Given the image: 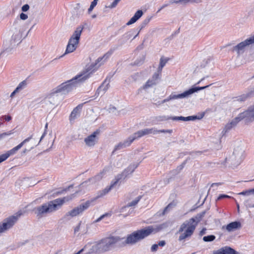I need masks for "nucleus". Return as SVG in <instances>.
Returning a JSON list of instances; mask_svg holds the SVG:
<instances>
[{
    "label": "nucleus",
    "mask_w": 254,
    "mask_h": 254,
    "mask_svg": "<svg viewBox=\"0 0 254 254\" xmlns=\"http://www.w3.org/2000/svg\"><path fill=\"white\" fill-rule=\"evenodd\" d=\"M105 56L99 58L95 63L86 65L85 69L72 79L63 83L57 86L60 93L66 94L73 89L79 83H82L88 78L103 64L101 62Z\"/></svg>",
    "instance_id": "nucleus-1"
},
{
    "label": "nucleus",
    "mask_w": 254,
    "mask_h": 254,
    "mask_svg": "<svg viewBox=\"0 0 254 254\" xmlns=\"http://www.w3.org/2000/svg\"><path fill=\"white\" fill-rule=\"evenodd\" d=\"M168 226V223L165 222L161 224L149 226L144 228L137 230L128 235L123 244L124 246L134 245L150 235L155 234L166 228Z\"/></svg>",
    "instance_id": "nucleus-2"
},
{
    "label": "nucleus",
    "mask_w": 254,
    "mask_h": 254,
    "mask_svg": "<svg viewBox=\"0 0 254 254\" xmlns=\"http://www.w3.org/2000/svg\"><path fill=\"white\" fill-rule=\"evenodd\" d=\"M124 239L119 236H111L102 239L93 244L88 243L82 249L86 254H100L110 251L114 246Z\"/></svg>",
    "instance_id": "nucleus-3"
},
{
    "label": "nucleus",
    "mask_w": 254,
    "mask_h": 254,
    "mask_svg": "<svg viewBox=\"0 0 254 254\" xmlns=\"http://www.w3.org/2000/svg\"><path fill=\"white\" fill-rule=\"evenodd\" d=\"M22 33L16 27L11 28L7 33L3 42L5 50L10 51L16 47L21 41Z\"/></svg>",
    "instance_id": "nucleus-4"
},
{
    "label": "nucleus",
    "mask_w": 254,
    "mask_h": 254,
    "mask_svg": "<svg viewBox=\"0 0 254 254\" xmlns=\"http://www.w3.org/2000/svg\"><path fill=\"white\" fill-rule=\"evenodd\" d=\"M245 150L243 145L240 143L236 146L232 153L225 159V161L232 167H236L241 163Z\"/></svg>",
    "instance_id": "nucleus-5"
},
{
    "label": "nucleus",
    "mask_w": 254,
    "mask_h": 254,
    "mask_svg": "<svg viewBox=\"0 0 254 254\" xmlns=\"http://www.w3.org/2000/svg\"><path fill=\"white\" fill-rule=\"evenodd\" d=\"M193 221L192 219H190L181 224L177 232L180 234L179 241H184L190 238L196 228V224L192 223Z\"/></svg>",
    "instance_id": "nucleus-6"
},
{
    "label": "nucleus",
    "mask_w": 254,
    "mask_h": 254,
    "mask_svg": "<svg viewBox=\"0 0 254 254\" xmlns=\"http://www.w3.org/2000/svg\"><path fill=\"white\" fill-rule=\"evenodd\" d=\"M83 29V27L81 26L76 28L68 40L65 53L61 56V57H63L64 55L72 53L75 51L79 43V40Z\"/></svg>",
    "instance_id": "nucleus-7"
},
{
    "label": "nucleus",
    "mask_w": 254,
    "mask_h": 254,
    "mask_svg": "<svg viewBox=\"0 0 254 254\" xmlns=\"http://www.w3.org/2000/svg\"><path fill=\"white\" fill-rule=\"evenodd\" d=\"M21 214L22 213L21 212H18L15 215H12L5 219L1 223H0V234L4 233L11 228Z\"/></svg>",
    "instance_id": "nucleus-8"
},
{
    "label": "nucleus",
    "mask_w": 254,
    "mask_h": 254,
    "mask_svg": "<svg viewBox=\"0 0 254 254\" xmlns=\"http://www.w3.org/2000/svg\"><path fill=\"white\" fill-rule=\"evenodd\" d=\"M91 203L92 201H89V200L85 203L74 207L65 214L64 218L66 219H69L72 217L80 215L90 206Z\"/></svg>",
    "instance_id": "nucleus-9"
},
{
    "label": "nucleus",
    "mask_w": 254,
    "mask_h": 254,
    "mask_svg": "<svg viewBox=\"0 0 254 254\" xmlns=\"http://www.w3.org/2000/svg\"><path fill=\"white\" fill-rule=\"evenodd\" d=\"M123 175L122 174L118 175L115 179L111 182L110 186L106 187L105 189L99 191L97 193V195L95 197L92 198L89 201H92V202L95 201L97 199L102 197L108 194L109 191L113 189L119 183L120 180H122L123 178Z\"/></svg>",
    "instance_id": "nucleus-10"
},
{
    "label": "nucleus",
    "mask_w": 254,
    "mask_h": 254,
    "mask_svg": "<svg viewBox=\"0 0 254 254\" xmlns=\"http://www.w3.org/2000/svg\"><path fill=\"white\" fill-rule=\"evenodd\" d=\"M209 86V85L203 87H193L181 94H176L175 92H173L170 95V98L172 99V100L187 98L194 92L204 89Z\"/></svg>",
    "instance_id": "nucleus-11"
},
{
    "label": "nucleus",
    "mask_w": 254,
    "mask_h": 254,
    "mask_svg": "<svg viewBox=\"0 0 254 254\" xmlns=\"http://www.w3.org/2000/svg\"><path fill=\"white\" fill-rule=\"evenodd\" d=\"M74 197V194L65 196L63 198H58L49 202L48 203L49 207L50 213L54 212L60 209L62 205L65 202L71 200Z\"/></svg>",
    "instance_id": "nucleus-12"
},
{
    "label": "nucleus",
    "mask_w": 254,
    "mask_h": 254,
    "mask_svg": "<svg viewBox=\"0 0 254 254\" xmlns=\"http://www.w3.org/2000/svg\"><path fill=\"white\" fill-rule=\"evenodd\" d=\"M160 132H171L170 130H157L155 127H152L150 128H144L142 130H139L133 134V138H131V140H134L136 138L141 137L144 135L149 134H156Z\"/></svg>",
    "instance_id": "nucleus-13"
},
{
    "label": "nucleus",
    "mask_w": 254,
    "mask_h": 254,
    "mask_svg": "<svg viewBox=\"0 0 254 254\" xmlns=\"http://www.w3.org/2000/svg\"><path fill=\"white\" fill-rule=\"evenodd\" d=\"M253 44H254V35L233 47V51L236 52L238 55H240L245 52L247 47Z\"/></svg>",
    "instance_id": "nucleus-14"
},
{
    "label": "nucleus",
    "mask_w": 254,
    "mask_h": 254,
    "mask_svg": "<svg viewBox=\"0 0 254 254\" xmlns=\"http://www.w3.org/2000/svg\"><path fill=\"white\" fill-rule=\"evenodd\" d=\"M110 170V166H107L105 167L103 170L99 173L95 175L94 177H92L83 182L80 186L83 187L87 186L89 184H95L99 181L101 180L103 178L104 176L106 174L107 172Z\"/></svg>",
    "instance_id": "nucleus-15"
},
{
    "label": "nucleus",
    "mask_w": 254,
    "mask_h": 254,
    "mask_svg": "<svg viewBox=\"0 0 254 254\" xmlns=\"http://www.w3.org/2000/svg\"><path fill=\"white\" fill-rule=\"evenodd\" d=\"M32 138V136L25 139L20 144L13 148L12 149L8 151L6 153L0 155V163L5 161L9 156L13 155L20 149L25 143L29 142Z\"/></svg>",
    "instance_id": "nucleus-16"
},
{
    "label": "nucleus",
    "mask_w": 254,
    "mask_h": 254,
    "mask_svg": "<svg viewBox=\"0 0 254 254\" xmlns=\"http://www.w3.org/2000/svg\"><path fill=\"white\" fill-rule=\"evenodd\" d=\"M100 133L99 130H96L92 134L89 135L84 139L85 145L88 147H93L98 141V135Z\"/></svg>",
    "instance_id": "nucleus-17"
},
{
    "label": "nucleus",
    "mask_w": 254,
    "mask_h": 254,
    "mask_svg": "<svg viewBox=\"0 0 254 254\" xmlns=\"http://www.w3.org/2000/svg\"><path fill=\"white\" fill-rule=\"evenodd\" d=\"M245 119L246 117L244 116L243 113H241L238 115V116L234 118L231 122L228 123L224 129L225 132L228 131L232 128L236 126L237 124L242 120Z\"/></svg>",
    "instance_id": "nucleus-18"
},
{
    "label": "nucleus",
    "mask_w": 254,
    "mask_h": 254,
    "mask_svg": "<svg viewBox=\"0 0 254 254\" xmlns=\"http://www.w3.org/2000/svg\"><path fill=\"white\" fill-rule=\"evenodd\" d=\"M59 93H60L59 90L57 87H56L51 90V91L46 96L45 99L47 102L54 104L58 100V94Z\"/></svg>",
    "instance_id": "nucleus-19"
},
{
    "label": "nucleus",
    "mask_w": 254,
    "mask_h": 254,
    "mask_svg": "<svg viewBox=\"0 0 254 254\" xmlns=\"http://www.w3.org/2000/svg\"><path fill=\"white\" fill-rule=\"evenodd\" d=\"M140 196H138L135 198L133 201L130 202H129L126 206L122 207L120 209V212L122 213V215H123L124 217H126L127 216L129 215L131 213L132 210H129L127 213H125L127 210L128 209L129 207L135 206L139 201L140 199Z\"/></svg>",
    "instance_id": "nucleus-20"
},
{
    "label": "nucleus",
    "mask_w": 254,
    "mask_h": 254,
    "mask_svg": "<svg viewBox=\"0 0 254 254\" xmlns=\"http://www.w3.org/2000/svg\"><path fill=\"white\" fill-rule=\"evenodd\" d=\"M35 214L37 216L41 217L44 213H50L48 203H45L42 206H38L34 209Z\"/></svg>",
    "instance_id": "nucleus-21"
},
{
    "label": "nucleus",
    "mask_w": 254,
    "mask_h": 254,
    "mask_svg": "<svg viewBox=\"0 0 254 254\" xmlns=\"http://www.w3.org/2000/svg\"><path fill=\"white\" fill-rule=\"evenodd\" d=\"M243 113L246 117V121L248 122L254 121V105L249 107L247 110Z\"/></svg>",
    "instance_id": "nucleus-22"
},
{
    "label": "nucleus",
    "mask_w": 254,
    "mask_h": 254,
    "mask_svg": "<svg viewBox=\"0 0 254 254\" xmlns=\"http://www.w3.org/2000/svg\"><path fill=\"white\" fill-rule=\"evenodd\" d=\"M82 107V105L80 104L73 110L69 117V120L70 122L73 121L75 119L79 117Z\"/></svg>",
    "instance_id": "nucleus-23"
},
{
    "label": "nucleus",
    "mask_w": 254,
    "mask_h": 254,
    "mask_svg": "<svg viewBox=\"0 0 254 254\" xmlns=\"http://www.w3.org/2000/svg\"><path fill=\"white\" fill-rule=\"evenodd\" d=\"M159 73H155L151 79L147 81L146 84L143 86V89H146L152 86L155 85L157 83V80L159 78Z\"/></svg>",
    "instance_id": "nucleus-24"
},
{
    "label": "nucleus",
    "mask_w": 254,
    "mask_h": 254,
    "mask_svg": "<svg viewBox=\"0 0 254 254\" xmlns=\"http://www.w3.org/2000/svg\"><path fill=\"white\" fill-rule=\"evenodd\" d=\"M134 32H135L134 30H132L131 31H129L127 32L126 33H125L122 36V38L120 40L121 44H124L129 39L131 38L133 36V39H134L135 37H136L138 35L139 32H138L136 35H135L134 36Z\"/></svg>",
    "instance_id": "nucleus-25"
},
{
    "label": "nucleus",
    "mask_w": 254,
    "mask_h": 254,
    "mask_svg": "<svg viewBox=\"0 0 254 254\" xmlns=\"http://www.w3.org/2000/svg\"><path fill=\"white\" fill-rule=\"evenodd\" d=\"M109 88V83L105 81L102 85L98 88L96 94L98 96H102Z\"/></svg>",
    "instance_id": "nucleus-26"
},
{
    "label": "nucleus",
    "mask_w": 254,
    "mask_h": 254,
    "mask_svg": "<svg viewBox=\"0 0 254 254\" xmlns=\"http://www.w3.org/2000/svg\"><path fill=\"white\" fill-rule=\"evenodd\" d=\"M236 252L234 250L229 247H225L221 248L217 251L213 252V254H235Z\"/></svg>",
    "instance_id": "nucleus-27"
},
{
    "label": "nucleus",
    "mask_w": 254,
    "mask_h": 254,
    "mask_svg": "<svg viewBox=\"0 0 254 254\" xmlns=\"http://www.w3.org/2000/svg\"><path fill=\"white\" fill-rule=\"evenodd\" d=\"M143 11L141 10H137L132 17L127 22V25H129L135 23L143 15Z\"/></svg>",
    "instance_id": "nucleus-28"
},
{
    "label": "nucleus",
    "mask_w": 254,
    "mask_h": 254,
    "mask_svg": "<svg viewBox=\"0 0 254 254\" xmlns=\"http://www.w3.org/2000/svg\"><path fill=\"white\" fill-rule=\"evenodd\" d=\"M133 138V135L131 136H129L126 141L124 142H120L117 145H116L115 147L114 150H116L118 149H120L121 148H125L126 147L128 146L131 142L133 140L131 141V138Z\"/></svg>",
    "instance_id": "nucleus-29"
},
{
    "label": "nucleus",
    "mask_w": 254,
    "mask_h": 254,
    "mask_svg": "<svg viewBox=\"0 0 254 254\" xmlns=\"http://www.w3.org/2000/svg\"><path fill=\"white\" fill-rule=\"evenodd\" d=\"M139 165V163H133L131 164L127 169L124 172L123 174H122L123 176H124V174L126 176L127 175L131 174L134 170L138 167ZM124 178V176H123ZM123 178H122L123 179Z\"/></svg>",
    "instance_id": "nucleus-30"
},
{
    "label": "nucleus",
    "mask_w": 254,
    "mask_h": 254,
    "mask_svg": "<svg viewBox=\"0 0 254 254\" xmlns=\"http://www.w3.org/2000/svg\"><path fill=\"white\" fill-rule=\"evenodd\" d=\"M241 227V223L239 222H233L226 226V229L228 232H232Z\"/></svg>",
    "instance_id": "nucleus-31"
},
{
    "label": "nucleus",
    "mask_w": 254,
    "mask_h": 254,
    "mask_svg": "<svg viewBox=\"0 0 254 254\" xmlns=\"http://www.w3.org/2000/svg\"><path fill=\"white\" fill-rule=\"evenodd\" d=\"M205 213L206 211H203L199 213V214H197L194 217L191 218L190 219H192L193 220L192 223L196 224V226L197 223L204 217Z\"/></svg>",
    "instance_id": "nucleus-32"
},
{
    "label": "nucleus",
    "mask_w": 254,
    "mask_h": 254,
    "mask_svg": "<svg viewBox=\"0 0 254 254\" xmlns=\"http://www.w3.org/2000/svg\"><path fill=\"white\" fill-rule=\"evenodd\" d=\"M253 92H249L244 93L237 97H236V100L240 102H244L249 98L252 95Z\"/></svg>",
    "instance_id": "nucleus-33"
},
{
    "label": "nucleus",
    "mask_w": 254,
    "mask_h": 254,
    "mask_svg": "<svg viewBox=\"0 0 254 254\" xmlns=\"http://www.w3.org/2000/svg\"><path fill=\"white\" fill-rule=\"evenodd\" d=\"M168 62V59L164 58L163 57H161L160 60V63L159 66L158 67V72L159 74L161 73L163 67Z\"/></svg>",
    "instance_id": "nucleus-34"
},
{
    "label": "nucleus",
    "mask_w": 254,
    "mask_h": 254,
    "mask_svg": "<svg viewBox=\"0 0 254 254\" xmlns=\"http://www.w3.org/2000/svg\"><path fill=\"white\" fill-rule=\"evenodd\" d=\"M27 84V81L26 80H23L19 83L15 89L19 92L26 87Z\"/></svg>",
    "instance_id": "nucleus-35"
},
{
    "label": "nucleus",
    "mask_w": 254,
    "mask_h": 254,
    "mask_svg": "<svg viewBox=\"0 0 254 254\" xmlns=\"http://www.w3.org/2000/svg\"><path fill=\"white\" fill-rule=\"evenodd\" d=\"M215 239V236L214 235H209L207 236H204L203 237V240L206 242H212L214 241Z\"/></svg>",
    "instance_id": "nucleus-36"
},
{
    "label": "nucleus",
    "mask_w": 254,
    "mask_h": 254,
    "mask_svg": "<svg viewBox=\"0 0 254 254\" xmlns=\"http://www.w3.org/2000/svg\"><path fill=\"white\" fill-rule=\"evenodd\" d=\"M175 206L174 204L171 203H169L164 209V211L162 213L163 215H165L168 212H169L170 210L172 209V208Z\"/></svg>",
    "instance_id": "nucleus-37"
},
{
    "label": "nucleus",
    "mask_w": 254,
    "mask_h": 254,
    "mask_svg": "<svg viewBox=\"0 0 254 254\" xmlns=\"http://www.w3.org/2000/svg\"><path fill=\"white\" fill-rule=\"evenodd\" d=\"M139 77L138 73L132 74L128 79L129 82H133L136 81Z\"/></svg>",
    "instance_id": "nucleus-38"
},
{
    "label": "nucleus",
    "mask_w": 254,
    "mask_h": 254,
    "mask_svg": "<svg viewBox=\"0 0 254 254\" xmlns=\"http://www.w3.org/2000/svg\"><path fill=\"white\" fill-rule=\"evenodd\" d=\"M14 133L12 130H9L7 132H3L0 134V140L4 138L6 136L10 135Z\"/></svg>",
    "instance_id": "nucleus-39"
},
{
    "label": "nucleus",
    "mask_w": 254,
    "mask_h": 254,
    "mask_svg": "<svg viewBox=\"0 0 254 254\" xmlns=\"http://www.w3.org/2000/svg\"><path fill=\"white\" fill-rule=\"evenodd\" d=\"M182 3L186 4L188 3L187 1L186 0H171L169 1V4H173V3Z\"/></svg>",
    "instance_id": "nucleus-40"
},
{
    "label": "nucleus",
    "mask_w": 254,
    "mask_h": 254,
    "mask_svg": "<svg viewBox=\"0 0 254 254\" xmlns=\"http://www.w3.org/2000/svg\"><path fill=\"white\" fill-rule=\"evenodd\" d=\"M203 116V115H202L200 117H197V116H191L186 117V121H194L196 119H200L202 118Z\"/></svg>",
    "instance_id": "nucleus-41"
},
{
    "label": "nucleus",
    "mask_w": 254,
    "mask_h": 254,
    "mask_svg": "<svg viewBox=\"0 0 254 254\" xmlns=\"http://www.w3.org/2000/svg\"><path fill=\"white\" fill-rule=\"evenodd\" d=\"M98 0H93V1L91 2L90 6L88 9L89 12H90L93 9L94 7L96 5Z\"/></svg>",
    "instance_id": "nucleus-42"
},
{
    "label": "nucleus",
    "mask_w": 254,
    "mask_h": 254,
    "mask_svg": "<svg viewBox=\"0 0 254 254\" xmlns=\"http://www.w3.org/2000/svg\"><path fill=\"white\" fill-rule=\"evenodd\" d=\"M250 194H254V189L250 190L247 191H243L242 192H240L239 194L242 195H249Z\"/></svg>",
    "instance_id": "nucleus-43"
},
{
    "label": "nucleus",
    "mask_w": 254,
    "mask_h": 254,
    "mask_svg": "<svg viewBox=\"0 0 254 254\" xmlns=\"http://www.w3.org/2000/svg\"><path fill=\"white\" fill-rule=\"evenodd\" d=\"M171 119L173 120L187 121L186 117H182V116L172 117Z\"/></svg>",
    "instance_id": "nucleus-44"
},
{
    "label": "nucleus",
    "mask_w": 254,
    "mask_h": 254,
    "mask_svg": "<svg viewBox=\"0 0 254 254\" xmlns=\"http://www.w3.org/2000/svg\"><path fill=\"white\" fill-rule=\"evenodd\" d=\"M48 123H47L45 125L44 132L43 134H42V136L41 137L40 140L39 141V142L37 144H35V146L39 143V142L43 139V138L45 137V136L47 134V129L48 128Z\"/></svg>",
    "instance_id": "nucleus-45"
},
{
    "label": "nucleus",
    "mask_w": 254,
    "mask_h": 254,
    "mask_svg": "<svg viewBox=\"0 0 254 254\" xmlns=\"http://www.w3.org/2000/svg\"><path fill=\"white\" fill-rule=\"evenodd\" d=\"M158 121H166L169 119H171L172 117H168L166 116H160L158 118Z\"/></svg>",
    "instance_id": "nucleus-46"
},
{
    "label": "nucleus",
    "mask_w": 254,
    "mask_h": 254,
    "mask_svg": "<svg viewBox=\"0 0 254 254\" xmlns=\"http://www.w3.org/2000/svg\"><path fill=\"white\" fill-rule=\"evenodd\" d=\"M30 6L28 4L23 5L21 7V10L23 12H26L29 9Z\"/></svg>",
    "instance_id": "nucleus-47"
},
{
    "label": "nucleus",
    "mask_w": 254,
    "mask_h": 254,
    "mask_svg": "<svg viewBox=\"0 0 254 254\" xmlns=\"http://www.w3.org/2000/svg\"><path fill=\"white\" fill-rule=\"evenodd\" d=\"M20 19L22 20H25L28 18V15L24 13H21L19 15Z\"/></svg>",
    "instance_id": "nucleus-48"
},
{
    "label": "nucleus",
    "mask_w": 254,
    "mask_h": 254,
    "mask_svg": "<svg viewBox=\"0 0 254 254\" xmlns=\"http://www.w3.org/2000/svg\"><path fill=\"white\" fill-rule=\"evenodd\" d=\"M111 214H109V213H106L105 214H103L102 215V216H101L99 218H98L96 221L95 222H98L99 221H100V220H101L102 219H103L106 216H110Z\"/></svg>",
    "instance_id": "nucleus-49"
},
{
    "label": "nucleus",
    "mask_w": 254,
    "mask_h": 254,
    "mask_svg": "<svg viewBox=\"0 0 254 254\" xmlns=\"http://www.w3.org/2000/svg\"><path fill=\"white\" fill-rule=\"evenodd\" d=\"M158 248V245L157 244H154L152 246L151 248V250L152 252H156L157 251Z\"/></svg>",
    "instance_id": "nucleus-50"
},
{
    "label": "nucleus",
    "mask_w": 254,
    "mask_h": 254,
    "mask_svg": "<svg viewBox=\"0 0 254 254\" xmlns=\"http://www.w3.org/2000/svg\"><path fill=\"white\" fill-rule=\"evenodd\" d=\"M18 92H19L16 89H15V90L10 94V97L11 98H13L15 95L18 93Z\"/></svg>",
    "instance_id": "nucleus-51"
},
{
    "label": "nucleus",
    "mask_w": 254,
    "mask_h": 254,
    "mask_svg": "<svg viewBox=\"0 0 254 254\" xmlns=\"http://www.w3.org/2000/svg\"><path fill=\"white\" fill-rule=\"evenodd\" d=\"M170 100H172V99L170 98V95H169L167 98L162 100L161 103H163V104H164L166 102H169Z\"/></svg>",
    "instance_id": "nucleus-52"
},
{
    "label": "nucleus",
    "mask_w": 254,
    "mask_h": 254,
    "mask_svg": "<svg viewBox=\"0 0 254 254\" xmlns=\"http://www.w3.org/2000/svg\"><path fill=\"white\" fill-rule=\"evenodd\" d=\"M165 241H161L159 242L158 244H157L158 246L163 247L165 245Z\"/></svg>",
    "instance_id": "nucleus-53"
},
{
    "label": "nucleus",
    "mask_w": 254,
    "mask_h": 254,
    "mask_svg": "<svg viewBox=\"0 0 254 254\" xmlns=\"http://www.w3.org/2000/svg\"><path fill=\"white\" fill-rule=\"evenodd\" d=\"M2 118L6 121H9L11 120V117L10 116H4Z\"/></svg>",
    "instance_id": "nucleus-54"
},
{
    "label": "nucleus",
    "mask_w": 254,
    "mask_h": 254,
    "mask_svg": "<svg viewBox=\"0 0 254 254\" xmlns=\"http://www.w3.org/2000/svg\"><path fill=\"white\" fill-rule=\"evenodd\" d=\"M229 197H230V196H228V195H225V194H222V195H220L218 197V199H222V198H229Z\"/></svg>",
    "instance_id": "nucleus-55"
},
{
    "label": "nucleus",
    "mask_w": 254,
    "mask_h": 254,
    "mask_svg": "<svg viewBox=\"0 0 254 254\" xmlns=\"http://www.w3.org/2000/svg\"><path fill=\"white\" fill-rule=\"evenodd\" d=\"M206 231V229L205 228H203L200 232V233H199V235L200 236H202L203 235H204L205 234V232Z\"/></svg>",
    "instance_id": "nucleus-56"
},
{
    "label": "nucleus",
    "mask_w": 254,
    "mask_h": 254,
    "mask_svg": "<svg viewBox=\"0 0 254 254\" xmlns=\"http://www.w3.org/2000/svg\"><path fill=\"white\" fill-rule=\"evenodd\" d=\"M80 229V224H79L78 226H77L75 229H74V232L76 233L79 231Z\"/></svg>",
    "instance_id": "nucleus-57"
},
{
    "label": "nucleus",
    "mask_w": 254,
    "mask_h": 254,
    "mask_svg": "<svg viewBox=\"0 0 254 254\" xmlns=\"http://www.w3.org/2000/svg\"><path fill=\"white\" fill-rule=\"evenodd\" d=\"M169 5V4H165L162 6V7L158 10V12L160 11L162 9L164 8V7L167 6Z\"/></svg>",
    "instance_id": "nucleus-58"
},
{
    "label": "nucleus",
    "mask_w": 254,
    "mask_h": 254,
    "mask_svg": "<svg viewBox=\"0 0 254 254\" xmlns=\"http://www.w3.org/2000/svg\"><path fill=\"white\" fill-rule=\"evenodd\" d=\"M161 101H159L157 103H155V104L158 106H160L163 104V103H161Z\"/></svg>",
    "instance_id": "nucleus-59"
},
{
    "label": "nucleus",
    "mask_w": 254,
    "mask_h": 254,
    "mask_svg": "<svg viewBox=\"0 0 254 254\" xmlns=\"http://www.w3.org/2000/svg\"><path fill=\"white\" fill-rule=\"evenodd\" d=\"M184 168V165L182 164L180 166H179L178 168H177V169L179 171H181V170H182V169Z\"/></svg>",
    "instance_id": "nucleus-60"
},
{
    "label": "nucleus",
    "mask_w": 254,
    "mask_h": 254,
    "mask_svg": "<svg viewBox=\"0 0 254 254\" xmlns=\"http://www.w3.org/2000/svg\"><path fill=\"white\" fill-rule=\"evenodd\" d=\"M149 20H150L149 19L144 20V25L147 24L149 22Z\"/></svg>",
    "instance_id": "nucleus-61"
},
{
    "label": "nucleus",
    "mask_w": 254,
    "mask_h": 254,
    "mask_svg": "<svg viewBox=\"0 0 254 254\" xmlns=\"http://www.w3.org/2000/svg\"><path fill=\"white\" fill-rule=\"evenodd\" d=\"M27 181H28V179H24L23 180V181H22V182H23V183H26V182H27Z\"/></svg>",
    "instance_id": "nucleus-62"
},
{
    "label": "nucleus",
    "mask_w": 254,
    "mask_h": 254,
    "mask_svg": "<svg viewBox=\"0 0 254 254\" xmlns=\"http://www.w3.org/2000/svg\"><path fill=\"white\" fill-rule=\"evenodd\" d=\"M29 150H28L27 149H25L23 151V153H26V152H27L28 151H29Z\"/></svg>",
    "instance_id": "nucleus-63"
},
{
    "label": "nucleus",
    "mask_w": 254,
    "mask_h": 254,
    "mask_svg": "<svg viewBox=\"0 0 254 254\" xmlns=\"http://www.w3.org/2000/svg\"><path fill=\"white\" fill-rule=\"evenodd\" d=\"M204 79V77H203L202 78H201V80L197 82V84H199L201 81L203 80Z\"/></svg>",
    "instance_id": "nucleus-64"
}]
</instances>
